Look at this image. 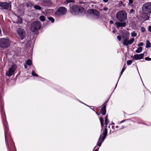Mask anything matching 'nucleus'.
I'll return each instance as SVG.
<instances>
[{
  "label": "nucleus",
  "mask_w": 151,
  "mask_h": 151,
  "mask_svg": "<svg viewBox=\"0 0 151 151\" xmlns=\"http://www.w3.org/2000/svg\"><path fill=\"white\" fill-rule=\"evenodd\" d=\"M16 35L18 38L23 40L25 37V30L22 29L18 28L16 30Z\"/></svg>",
  "instance_id": "0eeeda50"
},
{
  "label": "nucleus",
  "mask_w": 151,
  "mask_h": 151,
  "mask_svg": "<svg viewBox=\"0 0 151 151\" xmlns=\"http://www.w3.org/2000/svg\"><path fill=\"white\" fill-rule=\"evenodd\" d=\"M142 50V47H139L137 50H136V52L137 53H139Z\"/></svg>",
  "instance_id": "6ab92c4d"
},
{
  "label": "nucleus",
  "mask_w": 151,
  "mask_h": 151,
  "mask_svg": "<svg viewBox=\"0 0 151 151\" xmlns=\"http://www.w3.org/2000/svg\"><path fill=\"white\" fill-rule=\"evenodd\" d=\"M41 2L45 6H47L51 4L50 0H41Z\"/></svg>",
  "instance_id": "ddd939ff"
},
{
  "label": "nucleus",
  "mask_w": 151,
  "mask_h": 151,
  "mask_svg": "<svg viewBox=\"0 0 151 151\" xmlns=\"http://www.w3.org/2000/svg\"><path fill=\"white\" fill-rule=\"evenodd\" d=\"M40 22L39 21L35 22L32 24L31 30L32 32H35L40 29Z\"/></svg>",
  "instance_id": "423d86ee"
},
{
  "label": "nucleus",
  "mask_w": 151,
  "mask_h": 151,
  "mask_svg": "<svg viewBox=\"0 0 151 151\" xmlns=\"http://www.w3.org/2000/svg\"><path fill=\"white\" fill-rule=\"evenodd\" d=\"M109 122L108 119V116L107 115L105 117V124L106 125L105 126L104 130L103 131L102 134L101 135L99 138L97 145L100 147L101 146L102 142L104 141V139L106 137L107 133V125Z\"/></svg>",
  "instance_id": "f257e3e1"
},
{
  "label": "nucleus",
  "mask_w": 151,
  "mask_h": 151,
  "mask_svg": "<svg viewBox=\"0 0 151 151\" xmlns=\"http://www.w3.org/2000/svg\"><path fill=\"white\" fill-rule=\"evenodd\" d=\"M114 127V126H112V128L113 129Z\"/></svg>",
  "instance_id": "09e8293b"
},
{
  "label": "nucleus",
  "mask_w": 151,
  "mask_h": 151,
  "mask_svg": "<svg viewBox=\"0 0 151 151\" xmlns=\"http://www.w3.org/2000/svg\"><path fill=\"white\" fill-rule=\"evenodd\" d=\"M32 75L33 76H37L38 75L34 71H32Z\"/></svg>",
  "instance_id": "c756f323"
},
{
  "label": "nucleus",
  "mask_w": 151,
  "mask_h": 151,
  "mask_svg": "<svg viewBox=\"0 0 151 151\" xmlns=\"http://www.w3.org/2000/svg\"><path fill=\"white\" fill-rule=\"evenodd\" d=\"M48 19L51 21L52 23H53L54 22V19L51 17H48Z\"/></svg>",
  "instance_id": "a878e982"
},
{
  "label": "nucleus",
  "mask_w": 151,
  "mask_h": 151,
  "mask_svg": "<svg viewBox=\"0 0 151 151\" xmlns=\"http://www.w3.org/2000/svg\"><path fill=\"white\" fill-rule=\"evenodd\" d=\"M133 1L132 0H129V2L128 3V5L129 6H132V3Z\"/></svg>",
  "instance_id": "bb28decb"
},
{
  "label": "nucleus",
  "mask_w": 151,
  "mask_h": 151,
  "mask_svg": "<svg viewBox=\"0 0 151 151\" xmlns=\"http://www.w3.org/2000/svg\"><path fill=\"white\" fill-rule=\"evenodd\" d=\"M24 68L25 69H26L27 68V66L26 65H24Z\"/></svg>",
  "instance_id": "c03bdc74"
},
{
  "label": "nucleus",
  "mask_w": 151,
  "mask_h": 151,
  "mask_svg": "<svg viewBox=\"0 0 151 151\" xmlns=\"http://www.w3.org/2000/svg\"><path fill=\"white\" fill-rule=\"evenodd\" d=\"M148 30L150 32H151V26H149Z\"/></svg>",
  "instance_id": "a19ab883"
},
{
  "label": "nucleus",
  "mask_w": 151,
  "mask_h": 151,
  "mask_svg": "<svg viewBox=\"0 0 151 151\" xmlns=\"http://www.w3.org/2000/svg\"><path fill=\"white\" fill-rule=\"evenodd\" d=\"M131 35L132 37H136L137 35V34L135 32H133L131 33Z\"/></svg>",
  "instance_id": "cd10ccee"
},
{
  "label": "nucleus",
  "mask_w": 151,
  "mask_h": 151,
  "mask_svg": "<svg viewBox=\"0 0 151 151\" xmlns=\"http://www.w3.org/2000/svg\"><path fill=\"white\" fill-rule=\"evenodd\" d=\"M123 35L122 37L123 38L124 37V35L125 36H127V35H128V32H123V33L122 34Z\"/></svg>",
  "instance_id": "c85d7f7f"
},
{
  "label": "nucleus",
  "mask_w": 151,
  "mask_h": 151,
  "mask_svg": "<svg viewBox=\"0 0 151 151\" xmlns=\"http://www.w3.org/2000/svg\"><path fill=\"white\" fill-rule=\"evenodd\" d=\"M108 8L106 7H104L103 8V10L105 11H107L108 10Z\"/></svg>",
  "instance_id": "58836bf2"
},
{
  "label": "nucleus",
  "mask_w": 151,
  "mask_h": 151,
  "mask_svg": "<svg viewBox=\"0 0 151 151\" xmlns=\"http://www.w3.org/2000/svg\"><path fill=\"white\" fill-rule=\"evenodd\" d=\"M133 12H134V10L133 9H131L130 11V13H132Z\"/></svg>",
  "instance_id": "ea45409f"
},
{
  "label": "nucleus",
  "mask_w": 151,
  "mask_h": 151,
  "mask_svg": "<svg viewBox=\"0 0 151 151\" xmlns=\"http://www.w3.org/2000/svg\"><path fill=\"white\" fill-rule=\"evenodd\" d=\"M40 21L42 22L44 21L45 20V18L43 16H40Z\"/></svg>",
  "instance_id": "412c9836"
},
{
  "label": "nucleus",
  "mask_w": 151,
  "mask_h": 151,
  "mask_svg": "<svg viewBox=\"0 0 151 151\" xmlns=\"http://www.w3.org/2000/svg\"><path fill=\"white\" fill-rule=\"evenodd\" d=\"M110 126H109V128H110Z\"/></svg>",
  "instance_id": "603ef678"
},
{
  "label": "nucleus",
  "mask_w": 151,
  "mask_h": 151,
  "mask_svg": "<svg viewBox=\"0 0 151 151\" xmlns=\"http://www.w3.org/2000/svg\"><path fill=\"white\" fill-rule=\"evenodd\" d=\"M117 39L119 41H120L121 40V37L120 36H118L117 37Z\"/></svg>",
  "instance_id": "c9c22d12"
},
{
  "label": "nucleus",
  "mask_w": 151,
  "mask_h": 151,
  "mask_svg": "<svg viewBox=\"0 0 151 151\" xmlns=\"http://www.w3.org/2000/svg\"><path fill=\"white\" fill-rule=\"evenodd\" d=\"M83 8L78 6L77 5H75L71 8L70 10L73 14L75 15L83 11Z\"/></svg>",
  "instance_id": "20e7f679"
},
{
  "label": "nucleus",
  "mask_w": 151,
  "mask_h": 151,
  "mask_svg": "<svg viewBox=\"0 0 151 151\" xmlns=\"http://www.w3.org/2000/svg\"><path fill=\"white\" fill-rule=\"evenodd\" d=\"M10 41L7 38L0 39V47L3 49H6L9 47L10 45Z\"/></svg>",
  "instance_id": "7ed1b4c3"
},
{
  "label": "nucleus",
  "mask_w": 151,
  "mask_h": 151,
  "mask_svg": "<svg viewBox=\"0 0 151 151\" xmlns=\"http://www.w3.org/2000/svg\"><path fill=\"white\" fill-rule=\"evenodd\" d=\"M115 24L117 28H119L120 27H124L126 25V23L125 22H116L115 23Z\"/></svg>",
  "instance_id": "2eb2a0df"
},
{
  "label": "nucleus",
  "mask_w": 151,
  "mask_h": 151,
  "mask_svg": "<svg viewBox=\"0 0 151 151\" xmlns=\"http://www.w3.org/2000/svg\"><path fill=\"white\" fill-rule=\"evenodd\" d=\"M110 23L111 24H113V21L112 20H110Z\"/></svg>",
  "instance_id": "37998d69"
},
{
  "label": "nucleus",
  "mask_w": 151,
  "mask_h": 151,
  "mask_svg": "<svg viewBox=\"0 0 151 151\" xmlns=\"http://www.w3.org/2000/svg\"><path fill=\"white\" fill-rule=\"evenodd\" d=\"M112 32L114 33H115V31L114 30L112 31Z\"/></svg>",
  "instance_id": "a18cd8bd"
},
{
  "label": "nucleus",
  "mask_w": 151,
  "mask_h": 151,
  "mask_svg": "<svg viewBox=\"0 0 151 151\" xmlns=\"http://www.w3.org/2000/svg\"><path fill=\"white\" fill-rule=\"evenodd\" d=\"M106 104L104 103L103 106L101 109V113L104 115L106 113Z\"/></svg>",
  "instance_id": "dca6fc26"
},
{
  "label": "nucleus",
  "mask_w": 151,
  "mask_h": 151,
  "mask_svg": "<svg viewBox=\"0 0 151 151\" xmlns=\"http://www.w3.org/2000/svg\"><path fill=\"white\" fill-rule=\"evenodd\" d=\"M126 64L125 63L124 64V66H123V67L122 69V70L120 73V74H121V75L123 73V72L125 70V69H126Z\"/></svg>",
  "instance_id": "4be33fe9"
},
{
  "label": "nucleus",
  "mask_w": 151,
  "mask_h": 151,
  "mask_svg": "<svg viewBox=\"0 0 151 151\" xmlns=\"http://www.w3.org/2000/svg\"><path fill=\"white\" fill-rule=\"evenodd\" d=\"M98 149H96L95 150V151H98Z\"/></svg>",
  "instance_id": "49530a36"
},
{
  "label": "nucleus",
  "mask_w": 151,
  "mask_h": 151,
  "mask_svg": "<svg viewBox=\"0 0 151 151\" xmlns=\"http://www.w3.org/2000/svg\"><path fill=\"white\" fill-rule=\"evenodd\" d=\"M132 62V61L131 60H129L127 61V64L128 65H131Z\"/></svg>",
  "instance_id": "393cba45"
},
{
  "label": "nucleus",
  "mask_w": 151,
  "mask_h": 151,
  "mask_svg": "<svg viewBox=\"0 0 151 151\" xmlns=\"http://www.w3.org/2000/svg\"><path fill=\"white\" fill-rule=\"evenodd\" d=\"M123 122V121H121V123H122V122Z\"/></svg>",
  "instance_id": "3c124183"
},
{
  "label": "nucleus",
  "mask_w": 151,
  "mask_h": 151,
  "mask_svg": "<svg viewBox=\"0 0 151 151\" xmlns=\"http://www.w3.org/2000/svg\"><path fill=\"white\" fill-rule=\"evenodd\" d=\"M128 39L129 37H127L124 39L123 41V45H126L127 47H128L129 45H131L134 40V38H130L129 40H128Z\"/></svg>",
  "instance_id": "9b49d317"
},
{
  "label": "nucleus",
  "mask_w": 151,
  "mask_h": 151,
  "mask_svg": "<svg viewBox=\"0 0 151 151\" xmlns=\"http://www.w3.org/2000/svg\"><path fill=\"white\" fill-rule=\"evenodd\" d=\"M101 128H102L101 131H102V129H103L104 127V123H101Z\"/></svg>",
  "instance_id": "4c0bfd02"
},
{
  "label": "nucleus",
  "mask_w": 151,
  "mask_h": 151,
  "mask_svg": "<svg viewBox=\"0 0 151 151\" xmlns=\"http://www.w3.org/2000/svg\"><path fill=\"white\" fill-rule=\"evenodd\" d=\"M104 2L106 3L108 1V0H103Z\"/></svg>",
  "instance_id": "79ce46f5"
},
{
  "label": "nucleus",
  "mask_w": 151,
  "mask_h": 151,
  "mask_svg": "<svg viewBox=\"0 0 151 151\" xmlns=\"http://www.w3.org/2000/svg\"><path fill=\"white\" fill-rule=\"evenodd\" d=\"M144 53H142L139 54L134 55L133 56V58L135 60H140L144 58Z\"/></svg>",
  "instance_id": "4468645a"
},
{
  "label": "nucleus",
  "mask_w": 151,
  "mask_h": 151,
  "mask_svg": "<svg viewBox=\"0 0 151 151\" xmlns=\"http://www.w3.org/2000/svg\"><path fill=\"white\" fill-rule=\"evenodd\" d=\"M22 18L19 16H18L17 17V19L16 20V23L21 24L22 23Z\"/></svg>",
  "instance_id": "f3484780"
},
{
  "label": "nucleus",
  "mask_w": 151,
  "mask_h": 151,
  "mask_svg": "<svg viewBox=\"0 0 151 151\" xmlns=\"http://www.w3.org/2000/svg\"><path fill=\"white\" fill-rule=\"evenodd\" d=\"M120 2H121V4H122V2L121 1H120Z\"/></svg>",
  "instance_id": "8fccbe9b"
},
{
  "label": "nucleus",
  "mask_w": 151,
  "mask_h": 151,
  "mask_svg": "<svg viewBox=\"0 0 151 151\" xmlns=\"http://www.w3.org/2000/svg\"><path fill=\"white\" fill-rule=\"evenodd\" d=\"M67 9L64 7H60L55 12L56 15L58 16H62L66 14Z\"/></svg>",
  "instance_id": "1a4fd4ad"
},
{
  "label": "nucleus",
  "mask_w": 151,
  "mask_h": 151,
  "mask_svg": "<svg viewBox=\"0 0 151 151\" xmlns=\"http://www.w3.org/2000/svg\"><path fill=\"white\" fill-rule=\"evenodd\" d=\"M100 120L101 122V123H104V120L101 117L100 118Z\"/></svg>",
  "instance_id": "f704fd0d"
},
{
  "label": "nucleus",
  "mask_w": 151,
  "mask_h": 151,
  "mask_svg": "<svg viewBox=\"0 0 151 151\" xmlns=\"http://www.w3.org/2000/svg\"><path fill=\"white\" fill-rule=\"evenodd\" d=\"M116 17L119 21L123 22L127 19V14L124 10L120 11L116 13Z\"/></svg>",
  "instance_id": "f03ea898"
},
{
  "label": "nucleus",
  "mask_w": 151,
  "mask_h": 151,
  "mask_svg": "<svg viewBox=\"0 0 151 151\" xmlns=\"http://www.w3.org/2000/svg\"><path fill=\"white\" fill-rule=\"evenodd\" d=\"M91 14L93 15L94 18L97 19L99 16V13L98 11L95 9H91L90 10Z\"/></svg>",
  "instance_id": "f8f14e48"
},
{
  "label": "nucleus",
  "mask_w": 151,
  "mask_h": 151,
  "mask_svg": "<svg viewBox=\"0 0 151 151\" xmlns=\"http://www.w3.org/2000/svg\"><path fill=\"white\" fill-rule=\"evenodd\" d=\"M4 124H5V136L6 135V132H5L6 131H6H7V126H6V122H5V120H4ZM6 138H5V139Z\"/></svg>",
  "instance_id": "2f4dec72"
},
{
  "label": "nucleus",
  "mask_w": 151,
  "mask_h": 151,
  "mask_svg": "<svg viewBox=\"0 0 151 151\" xmlns=\"http://www.w3.org/2000/svg\"><path fill=\"white\" fill-rule=\"evenodd\" d=\"M142 11L145 14L151 13V2L146 3L144 4L142 7Z\"/></svg>",
  "instance_id": "39448f33"
},
{
  "label": "nucleus",
  "mask_w": 151,
  "mask_h": 151,
  "mask_svg": "<svg viewBox=\"0 0 151 151\" xmlns=\"http://www.w3.org/2000/svg\"><path fill=\"white\" fill-rule=\"evenodd\" d=\"M73 0H66L65 3L67 4L69 3L73 2Z\"/></svg>",
  "instance_id": "7c9ffc66"
},
{
  "label": "nucleus",
  "mask_w": 151,
  "mask_h": 151,
  "mask_svg": "<svg viewBox=\"0 0 151 151\" xmlns=\"http://www.w3.org/2000/svg\"><path fill=\"white\" fill-rule=\"evenodd\" d=\"M118 126H116V127L117 128H118Z\"/></svg>",
  "instance_id": "de8ad7c7"
},
{
  "label": "nucleus",
  "mask_w": 151,
  "mask_h": 151,
  "mask_svg": "<svg viewBox=\"0 0 151 151\" xmlns=\"http://www.w3.org/2000/svg\"><path fill=\"white\" fill-rule=\"evenodd\" d=\"M141 31L142 32H145V29L143 27H141Z\"/></svg>",
  "instance_id": "473e14b6"
},
{
  "label": "nucleus",
  "mask_w": 151,
  "mask_h": 151,
  "mask_svg": "<svg viewBox=\"0 0 151 151\" xmlns=\"http://www.w3.org/2000/svg\"><path fill=\"white\" fill-rule=\"evenodd\" d=\"M145 59L147 61L151 60V58H150L148 57L145 58Z\"/></svg>",
  "instance_id": "72a5a7b5"
},
{
  "label": "nucleus",
  "mask_w": 151,
  "mask_h": 151,
  "mask_svg": "<svg viewBox=\"0 0 151 151\" xmlns=\"http://www.w3.org/2000/svg\"><path fill=\"white\" fill-rule=\"evenodd\" d=\"M17 65H12L11 67L9 69V70L6 72V75L9 77L13 75L17 68Z\"/></svg>",
  "instance_id": "6e6552de"
},
{
  "label": "nucleus",
  "mask_w": 151,
  "mask_h": 151,
  "mask_svg": "<svg viewBox=\"0 0 151 151\" xmlns=\"http://www.w3.org/2000/svg\"><path fill=\"white\" fill-rule=\"evenodd\" d=\"M111 130H110V133H111Z\"/></svg>",
  "instance_id": "864d4df0"
},
{
  "label": "nucleus",
  "mask_w": 151,
  "mask_h": 151,
  "mask_svg": "<svg viewBox=\"0 0 151 151\" xmlns=\"http://www.w3.org/2000/svg\"><path fill=\"white\" fill-rule=\"evenodd\" d=\"M34 8L36 9L39 10H41V7L38 5H36L34 6Z\"/></svg>",
  "instance_id": "aec40b11"
},
{
  "label": "nucleus",
  "mask_w": 151,
  "mask_h": 151,
  "mask_svg": "<svg viewBox=\"0 0 151 151\" xmlns=\"http://www.w3.org/2000/svg\"><path fill=\"white\" fill-rule=\"evenodd\" d=\"M11 3L10 2H0V6L3 9L8 10L11 9Z\"/></svg>",
  "instance_id": "9d476101"
},
{
  "label": "nucleus",
  "mask_w": 151,
  "mask_h": 151,
  "mask_svg": "<svg viewBox=\"0 0 151 151\" xmlns=\"http://www.w3.org/2000/svg\"><path fill=\"white\" fill-rule=\"evenodd\" d=\"M26 5L27 6L30 7L32 6V4L30 2H28L26 3Z\"/></svg>",
  "instance_id": "b1692460"
},
{
  "label": "nucleus",
  "mask_w": 151,
  "mask_h": 151,
  "mask_svg": "<svg viewBox=\"0 0 151 151\" xmlns=\"http://www.w3.org/2000/svg\"><path fill=\"white\" fill-rule=\"evenodd\" d=\"M144 45V44L143 42H140V43H139L138 44V46H142L143 45Z\"/></svg>",
  "instance_id": "e433bc0d"
},
{
  "label": "nucleus",
  "mask_w": 151,
  "mask_h": 151,
  "mask_svg": "<svg viewBox=\"0 0 151 151\" xmlns=\"http://www.w3.org/2000/svg\"><path fill=\"white\" fill-rule=\"evenodd\" d=\"M151 47V44L150 42L148 40H147L146 42V47L149 48Z\"/></svg>",
  "instance_id": "a211bd4d"
},
{
  "label": "nucleus",
  "mask_w": 151,
  "mask_h": 151,
  "mask_svg": "<svg viewBox=\"0 0 151 151\" xmlns=\"http://www.w3.org/2000/svg\"><path fill=\"white\" fill-rule=\"evenodd\" d=\"M96 113V114H98V113Z\"/></svg>",
  "instance_id": "5fc2aeb1"
},
{
  "label": "nucleus",
  "mask_w": 151,
  "mask_h": 151,
  "mask_svg": "<svg viewBox=\"0 0 151 151\" xmlns=\"http://www.w3.org/2000/svg\"><path fill=\"white\" fill-rule=\"evenodd\" d=\"M32 63V62L30 60H28L27 61V64L29 65H30Z\"/></svg>",
  "instance_id": "5701e85b"
}]
</instances>
